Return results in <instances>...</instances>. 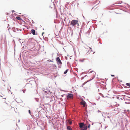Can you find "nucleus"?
Instances as JSON below:
<instances>
[{"instance_id":"1","label":"nucleus","mask_w":130,"mask_h":130,"mask_svg":"<svg viewBox=\"0 0 130 130\" xmlns=\"http://www.w3.org/2000/svg\"><path fill=\"white\" fill-rule=\"evenodd\" d=\"M79 127L80 130H87V127L86 125L83 122H80L79 124Z\"/></svg>"},{"instance_id":"2","label":"nucleus","mask_w":130,"mask_h":130,"mask_svg":"<svg viewBox=\"0 0 130 130\" xmlns=\"http://www.w3.org/2000/svg\"><path fill=\"white\" fill-rule=\"evenodd\" d=\"M56 60L57 64L59 66L58 67V68H61V65L62 64V63L59 58L58 57H57L56 58Z\"/></svg>"},{"instance_id":"3","label":"nucleus","mask_w":130,"mask_h":130,"mask_svg":"<svg viewBox=\"0 0 130 130\" xmlns=\"http://www.w3.org/2000/svg\"><path fill=\"white\" fill-rule=\"evenodd\" d=\"M51 93L49 91V92H47L44 93V95H45V97L47 98H51ZM45 96V95H44Z\"/></svg>"},{"instance_id":"4","label":"nucleus","mask_w":130,"mask_h":130,"mask_svg":"<svg viewBox=\"0 0 130 130\" xmlns=\"http://www.w3.org/2000/svg\"><path fill=\"white\" fill-rule=\"evenodd\" d=\"M78 22L77 20H74L71 21V24L73 26H74Z\"/></svg>"},{"instance_id":"5","label":"nucleus","mask_w":130,"mask_h":130,"mask_svg":"<svg viewBox=\"0 0 130 130\" xmlns=\"http://www.w3.org/2000/svg\"><path fill=\"white\" fill-rule=\"evenodd\" d=\"M73 94L71 93H68L67 96V98L68 99L73 98Z\"/></svg>"},{"instance_id":"6","label":"nucleus","mask_w":130,"mask_h":130,"mask_svg":"<svg viewBox=\"0 0 130 130\" xmlns=\"http://www.w3.org/2000/svg\"><path fill=\"white\" fill-rule=\"evenodd\" d=\"M12 30L14 32H15L17 31H19L20 30V31H21L22 30L21 29H19L18 28H15V27H13V28H12Z\"/></svg>"},{"instance_id":"7","label":"nucleus","mask_w":130,"mask_h":130,"mask_svg":"<svg viewBox=\"0 0 130 130\" xmlns=\"http://www.w3.org/2000/svg\"><path fill=\"white\" fill-rule=\"evenodd\" d=\"M42 91H43L42 93L44 94V93H45L47 92H49L50 90L45 89L44 88H42Z\"/></svg>"},{"instance_id":"8","label":"nucleus","mask_w":130,"mask_h":130,"mask_svg":"<svg viewBox=\"0 0 130 130\" xmlns=\"http://www.w3.org/2000/svg\"><path fill=\"white\" fill-rule=\"evenodd\" d=\"M81 104L83 105L84 107H86L87 106L86 103L84 100H83L81 102Z\"/></svg>"},{"instance_id":"9","label":"nucleus","mask_w":130,"mask_h":130,"mask_svg":"<svg viewBox=\"0 0 130 130\" xmlns=\"http://www.w3.org/2000/svg\"><path fill=\"white\" fill-rule=\"evenodd\" d=\"M35 44L32 43H31L30 44V45L31 46V47L30 48V49L32 48L35 46Z\"/></svg>"},{"instance_id":"10","label":"nucleus","mask_w":130,"mask_h":130,"mask_svg":"<svg viewBox=\"0 0 130 130\" xmlns=\"http://www.w3.org/2000/svg\"><path fill=\"white\" fill-rule=\"evenodd\" d=\"M5 38L4 39L3 36V35H1V41H2V40H4V41L5 42V40L6 39V38H5L6 35H5Z\"/></svg>"},{"instance_id":"11","label":"nucleus","mask_w":130,"mask_h":130,"mask_svg":"<svg viewBox=\"0 0 130 130\" xmlns=\"http://www.w3.org/2000/svg\"><path fill=\"white\" fill-rule=\"evenodd\" d=\"M31 33L34 35H35V31L34 29H32L31 30Z\"/></svg>"},{"instance_id":"12","label":"nucleus","mask_w":130,"mask_h":130,"mask_svg":"<svg viewBox=\"0 0 130 130\" xmlns=\"http://www.w3.org/2000/svg\"><path fill=\"white\" fill-rule=\"evenodd\" d=\"M95 77V76H94L92 78V79H91L90 80H88L86 82V83H84L83 84V86L84 85H85V84H86V83H87L88 82H89L92 79H93Z\"/></svg>"},{"instance_id":"13","label":"nucleus","mask_w":130,"mask_h":130,"mask_svg":"<svg viewBox=\"0 0 130 130\" xmlns=\"http://www.w3.org/2000/svg\"><path fill=\"white\" fill-rule=\"evenodd\" d=\"M95 77V76H94L92 78V79H91L90 80H88L86 82V83H84L83 84V86L84 85H85V84H86V83H87L88 82H89L92 79H93Z\"/></svg>"},{"instance_id":"14","label":"nucleus","mask_w":130,"mask_h":130,"mask_svg":"<svg viewBox=\"0 0 130 130\" xmlns=\"http://www.w3.org/2000/svg\"><path fill=\"white\" fill-rule=\"evenodd\" d=\"M16 18L18 20H22V21H23L22 19H21V18L20 17H16Z\"/></svg>"},{"instance_id":"15","label":"nucleus","mask_w":130,"mask_h":130,"mask_svg":"<svg viewBox=\"0 0 130 130\" xmlns=\"http://www.w3.org/2000/svg\"><path fill=\"white\" fill-rule=\"evenodd\" d=\"M30 79H28L27 80V82H31L32 83H35L36 82H35V81L34 80H30V81H29V80Z\"/></svg>"},{"instance_id":"16","label":"nucleus","mask_w":130,"mask_h":130,"mask_svg":"<svg viewBox=\"0 0 130 130\" xmlns=\"http://www.w3.org/2000/svg\"><path fill=\"white\" fill-rule=\"evenodd\" d=\"M67 130H72L71 128L68 126H67Z\"/></svg>"},{"instance_id":"17","label":"nucleus","mask_w":130,"mask_h":130,"mask_svg":"<svg viewBox=\"0 0 130 130\" xmlns=\"http://www.w3.org/2000/svg\"><path fill=\"white\" fill-rule=\"evenodd\" d=\"M68 70V69H67L64 72V74H66Z\"/></svg>"},{"instance_id":"18","label":"nucleus","mask_w":130,"mask_h":130,"mask_svg":"<svg viewBox=\"0 0 130 130\" xmlns=\"http://www.w3.org/2000/svg\"><path fill=\"white\" fill-rule=\"evenodd\" d=\"M34 99L37 102H39V99L37 98H34Z\"/></svg>"},{"instance_id":"19","label":"nucleus","mask_w":130,"mask_h":130,"mask_svg":"<svg viewBox=\"0 0 130 130\" xmlns=\"http://www.w3.org/2000/svg\"><path fill=\"white\" fill-rule=\"evenodd\" d=\"M126 85H127V86H129L130 87V83H126Z\"/></svg>"},{"instance_id":"20","label":"nucleus","mask_w":130,"mask_h":130,"mask_svg":"<svg viewBox=\"0 0 130 130\" xmlns=\"http://www.w3.org/2000/svg\"><path fill=\"white\" fill-rule=\"evenodd\" d=\"M28 112L29 113L30 115H31L30 110H28Z\"/></svg>"},{"instance_id":"21","label":"nucleus","mask_w":130,"mask_h":130,"mask_svg":"<svg viewBox=\"0 0 130 130\" xmlns=\"http://www.w3.org/2000/svg\"><path fill=\"white\" fill-rule=\"evenodd\" d=\"M12 41L13 42V43L14 45V47H15V42L14 40H13Z\"/></svg>"},{"instance_id":"22","label":"nucleus","mask_w":130,"mask_h":130,"mask_svg":"<svg viewBox=\"0 0 130 130\" xmlns=\"http://www.w3.org/2000/svg\"><path fill=\"white\" fill-rule=\"evenodd\" d=\"M99 94H100V95L103 97V98H104V96H103V95L101 93H99Z\"/></svg>"},{"instance_id":"23","label":"nucleus","mask_w":130,"mask_h":130,"mask_svg":"<svg viewBox=\"0 0 130 130\" xmlns=\"http://www.w3.org/2000/svg\"><path fill=\"white\" fill-rule=\"evenodd\" d=\"M26 91V89L25 90L24 89L23 90V91L24 93H25Z\"/></svg>"},{"instance_id":"24","label":"nucleus","mask_w":130,"mask_h":130,"mask_svg":"<svg viewBox=\"0 0 130 130\" xmlns=\"http://www.w3.org/2000/svg\"><path fill=\"white\" fill-rule=\"evenodd\" d=\"M90 124H89L88 126V128H89L90 127Z\"/></svg>"},{"instance_id":"25","label":"nucleus","mask_w":130,"mask_h":130,"mask_svg":"<svg viewBox=\"0 0 130 130\" xmlns=\"http://www.w3.org/2000/svg\"><path fill=\"white\" fill-rule=\"evenodd\" d=\"M87 47H88V48H89V50H88V51H89V50H91V48H90V47H89L87 46Z\"/></svg>"},{"instance_id":"26","label":"nucleus","mask_w":130,"mask_h":130,"mask_svg":"<svg viewBox=\"0 0 130 130\" xmlns=\"http://www.w3.org/2000/svg\"><path fill=\"white\" fill-rule=\"evenodd\" d=\"M28 84L29 85H32V83H28Z\"/></svg>"},{"instance_id":"27","label":"nucleus","mask_w":130,"mask_h":130,"mask_svg":"<svg viewBox=\"0 0 130 130\" xmlns=\"http://www.w3.org/2000/svg\"><path fill=\"white\" fill-rule=\"evenodd\" d=\"M107 118H109L110 120V117L109 116H107Z\"/></svg>"},{"instance_id":"28","label":"nucleus","mask_w":130,"mask_h":130,"mask_svg":"<svg viewBox=\"0 0 130 130\" xmlns=\"http://www.w3.org/2000/svg\"><path fill=\"white\" fill-rule=\"evenodd\" d=\"M126 4L128 5V7L129 8H130V6L129 5H128V4Z\"/></svg>"},{"instance_id":"29","label":"nucleus","mask_w":130,"mask_h":130,"mask_svg":"<svg viewBox=\"0 0 130 130\" xmlns=\"http://www.w3.org/2000/svg\"><path fill=\"white\" fill-rule=\"evenodd\" d=\"M36 113H38L39 114V112H36ZM39 116V115H38L37 116H36V117H37V116L38 117Z\"/></svg>"},{"instance_id":"30","label":"nucleus","mask_w":130,"mask_h":130,"mask_svg":"<svg viewBox=\"0 0 130 130\" xmlns=\"http://www.w3.org/2000/svg\"><path fill=\"white\" fill-rule=\"evenodd\" d=\"M32 23H33V24H34V21L33 20H32Z\"/></svg>"},{"instance_id":"31","label":"nucleus","mask_w":130,"mask_h":130,"mask_svg":"<svg viewBox=\"0 0 130 130\" xmlns=\"http://www.w3.org/2000/svg\"><path fill=\"white\" fill-rule=\"evenodd\" d=\"M54 67H55L56 68H57V66H56L55 65V64L54 65Z\"/></svg>"},{"instance_id":"32","label":"nucleus","mask_w":130,"mask_h":130,"mask_svg":"<svg viewBox=\"0 0 130 130\" xmlns=\"http://www.w3.org/2000/svg\"><path fill=\"white\" fill-rule=\"evenodd\" d=\"M111 76L112 77H113V76H114V75H111Z\"/></svg>"},{"instance_id":"33","label":"nucleus","mask_w":130,"mask_h":130,"mask_svg":"<svg viewBox=\"0 0 130 130\" xmlns=\"http://www.w3.org/2000/svg\"><path fill=\"white\" fill-rule=\"evenodd\" d=\"M53 100L52 99H50V102H51V101Z\"/></svg>"},{"instance_id":"34","label":"nucleus","mask_w":130,"mask_h":130,"mask_svg":"<svg viewBox=\"0 0 130 130\" xmlns=\"http://www.w3.org/2000/svg\"><path fill=\"white\" fill-rule=\"evenodd\" d=\"M44 34V32H43L42 33V36H43V34Z\"/></svg>"},{"instance_id":"35","label":"nucleus","mask_w":130,"mask_h":130,"mask_svg":"<svg viewBox=\"0 0 130 130\" xmlns=\"http://www.w3.org/2000/svg\"><path fill=\"white\" fill-rule=\"evenodd\" d=\"M65 57V59L67 60V57Z\"/></svg>"},{"instance_id":"36","label":"nucleus","mask_w":130,"mask_h":130,"mask_svg":"<svg viewBox=\"0 0 130 130\" xmlns=\"http://www.w3.org/2000/svg\"><path fill=\"white\" fill-rule=\"evenodd\" d=\"M12 13H13V12H15V11L14 10H12Z\"/></svg>"},{"instance_id":"37","label":"nucleus","mask_w":130,"mask_h":130,"mask_svg":"<svg viewBox=\"0 0 130 130\" xmlns=\"http://www.w3.org/2000/svg\"><path fill=\"white\" fill-rule=\"evenodd\" d=\"M8 91H10V90L8 88Z\"/></svg>"},{"instance_id":"38","label":"nucleus","mask_w":130,"mask_h":130,"mask_svg":"<svg viewBox=\"0 0 130 130\" xmlns=\"http://www.w3.org/2000/svg\"><path fill=\"white\" fill-rule=\"evenodd\" d=\"M116 97L117 98V99H118L119 98V97L118 96H117Z\"/></svg>"},{"instance_id":"39","label":"nucleus","mask_w":130,"mask_h":130,"mask_svg":"<svg viewBox=\"0 0 130 130\" xmlns=\"http://www.w3.org/2000/svg\"><path fill=\"white\" fill-rule=\"evenodd\" d=\"M20 122V120H19V121H18V123H19V122Z\"/></svg>"},{"instance_id":"40","label":"nucleus","mask_w":130,"mask_h":130,"mask_svg":"<svg viewBox=\"0 0 130 130\" xmlns=\"http://www.w3.org/2000/svg\"><path fill=\"white\" fill-rule=\"evenodd\" d=\"M83 17H84V19H85V17H84V16L83 15Z\"/></svg>"},{"instance_id":"41","label":"nucleus","mask_w":130,"mask_h":130,"mask_svg":"<svg viewBox=\"0 0 130 130\" xmlns=\"http://www.w3.org/2000/svg\"><path fill=\"white\" fill-rule=\"evenodd\" d=\"M8 26H9V24H8Z\"/></svg>"},{"instance_id":"42","label":"nucleus","mask_w":130,"mask_h":130,"mask_svg":"<svg viewBox=\"0 0 130 130\" xmlns=\"http://www.w3.org/2000/svg\"><path fill=\"white\" fill-rule=\"evenodd\" d=\"M100 96L99 97V98H98V99H99L100 98Z\"/></svg>"},{"instance_id":"43","label":"nucleus","mask_w":130,"mask_h":130,"mask_svg":"<svg viewBox=\"0 0 130 130\" xmlns=\"http://www.w3.org/2000/svg\"><path fill=\"white\" fill-rule=\"evenodd\" d=\"M92 49H91V51H92Z\"/></svg>"},{"instance_id":"44","label":"nucleus","mask_w":130,"mask_h":130,"mask_svg":"<svg viewBox=\"0 0 130 130\" xmlns=\"http://www.w3.org/2000/svg\"><path fill=\"white\" fill-rule=\"evenodd\" d=\"M93 9V8H92V10Z\"/></svg>"},{"instance_id":"45","label":"nucleus","mask_w":130,"mask_h":130,"mask_svg":"<svg viewBox=\"0 0 130 130\" xmlns=\"http://www.w3.org/2000/svg\"><path fill=\"white\" fill-rule=\"evenodd\" d=\"M93 72V71H91L90 72V73H91V72Z\"/></svg>"},{"instance_id":"46","label":"nucleus","mask_w":130,"mask_h":130,"mask_svg":"<svg viewBox=\"0 0 130 130\" xmlns=\"http://www.w3.org/2000/svg\"><path fill=\"white\" fill-rule=\"evenodd\" d=\"M98 91L99 92V89H98Z\"/></svg>"},{"instance_id":"47","label":"nucleus","mask_w":130,"mask_h":130,"mask_svg":"<svg viewBox=\"0 0 130 130\" xmlns=\"http://www.w3.org/2000/svg\"><path fill=\"white\" fill-rule=\"evenodd\" d=\"M66 19V18H64V20H65V19Z\"/></svg>"},{"instance_id":"48","label":"nucleus","mask_w":130,"mask_h":130,"mask_svg":"<svg viewBox=\"0 0 130 130\" xmlns=\"http://www.w3.org/2000/svg\"><path fill=\"white\" fill-rule=\"evenodd\" d=\"M50 61H51V62L52 61H51V60H50Z\"/></svg>"},{"instance_id":"49","label":"nucleus","mask_w":130,"mask_h":130,"mask_svg":"<svg viewBox=\"0 0 130 130\" xmlns=\"http://www.w3.org/2000/svg\"><path fill=\"white\" fill-rule=\"evenodd\" d=\"M95 53V52H94V53H93V54H94V53Z\"/></svg>"},{"instance_id":"50","label":"nucleus","mask_w":130,"mask_h":130,"mask_svg":"<svg viewBox=\"0 0 130 130\" xmlns=\"http://www.w3.org/2000/svg\"><path fill=\"white\" fill-rule=\"evenodd\" d=\"M24 47V46H23V47H22V48H23Z\"/></svg>"},{"instance_id":"51","label":"nucleus","mask_w":130,"mask_h":130,"mask_svg":"<svg viewBox=\"0 0 130 130\" xmlns=\"http://www.w3.org/2000/svg\"><path fill=\"white\" fill-rule=\"evenodd\" d=\"M94 73L95 74V72H94Z\"/></svg>"},{"instance_id":"52","label":"nucleus","mask_w":130,"mask_h":130,"mask_svg":"<svg viewBox=\"0 0 130 130\" xmlns=\"http://www.w3.org/2000/svg\"><path fill=\"white\" fill-rule=\"evenodd\" d=\"M37 125H38V123L37 122Z\"/></svg>"},{"instance_id":"53","label":"nucleus","mask_w":130,"mask_h":130,"mask_svg":"<svg viewBox=\"0 0 130 130\" xmlns=\"http://www.w3.org/2000/svg\"><path fill=\"white\" fill-rule=\"evenodd\" d=\"M82 61L83 62V60H82Z\"/></svg>"},{"instance_id":"54","label":"nucleus","mask_w":130,"mask_h":130,"mask_svg":"<svg viewBox=\"0 0 130 130\" xmlns=\"http://www.w3.org/2000/svg\"><path fill=\"white\" fill-rule=\"evenodd\" d=\"M15 15H17V14H15Z\"/></svg>"},{"instance_id":"55","label":"nucleus","mask_w":130,"mask_h":130,"mask_svg":"<svg viewBox=\"0 0 130 130\" xmlns=\"http://www.w3.org/2000/svg\"><path fill=\"white\" fill-rule=\"evenodd\" d=\"M98 111H99H99H99V110H98Z\"/></svg>"},{"instance_id":"56","label":"nucleus","mask_w":130,"mask_h":130,"mask_svg":"<svg viewBox=\"0 0 130 130\" xmlns=\"http://www.w3.org/2000/svg\"><path fill=\"white\" fill-rule=\"evenodd\" d=\"M86 76H87V75H86L85 76V77Z\"/></svg>"},{"instance_id":"57","label":"nucleus","mask_w":130,"mask_h":130,"mask_svg":"<svg viewBox=\"0 0 130 130\" xmlns=\"http://www.w3.org/2000/svg\"><path fill=\"white\" fill-rule=\"evenodd\" d=\"M1 96L2 97V96Z\"/></svg>"},{"instance_id":"58","label":"nucleus","mask_w":130,"mask_h":130,"mask_svg":"<svg viewBox=\"0 0 130 130\" xmlns=\"http://www.w3.org/2000/svg\"><path fill=\"white\" fill-rule=\"evenodd\" d=\"M14 51H15V49H14Z\"/></svg>"}]
</instances>
